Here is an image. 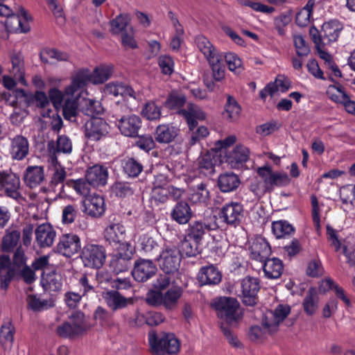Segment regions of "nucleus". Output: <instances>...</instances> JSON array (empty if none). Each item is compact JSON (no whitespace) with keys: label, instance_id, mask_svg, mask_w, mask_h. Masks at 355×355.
Wrapping results in <instances>:
<instances>
[{"label":"nucleus","instance_id":"20e7f679","mask_svg":"<svg viewBox=\"0 0 355 355\" xmlns=\"http://www.w3.org/2000/svg\"><path fill=\"white\" fill-rule=\"evenodd\" d=\"M196 43L198 49L204 55L211 67L213 79L215 81L221 82L225 76L223 54L205 36H198L196 38Z\"/></svg>","mask_w":355,"mask_h":355},{"label":"nucleus","instance_id":"473e14b6","mask_svg":"<svg viewBox=\"0 0 355 355\" xmlns=\"http://www.w3.org/2000/svg\"><path fill=\"white\" fill-rule=\"evenodd\" d=\"M210 306L215 311H237L240 303L235 297L221 296L212 299Z\"/></svg>","mask_w":355,"mask_h":355},{"label":"nucleus","instance_id":"ea45409f","mask_svg":"<svg viewBox=\"0 0 355 355\" xmlns=\"http://www.w3.org/2000/svg\"><path fill=\"white\" fill-rule=\"evenodd\" d=\"M125 230L120 223L110 224L105 230V237L110 243H119L123 241Z\"/></svg>","mask_w":355,"mask_h":355},{"label":"nucleus","instance_id":"8fccbe9b","mask_svg":"<svg viewBox=\"0 0 355 355\" xmlns=\"http://www.w3.org/2000/svg\"><path fill=\"white\" fill-rule=\"evenodd\" d=\"M270 335L264 327L259 324L252 325L248 331L249 339L254 343H263Z\"/></svg>","mask_w":355,"mask_h":355},{"label":"nucleus","instance_id":"72a5a7b5","mask_svg":"<svg viewBox=\"0 0 355 355\" xmlns=\"http://www.w3.org/2000/svg\"><path fill=\"white\" fill-rule=\"evenodd\" d=\"M241 107L232 96L228 95L223 112V118L230 122L236 121L241 115Z\"/></svg>","mask_w":355,"mask_h":355},{"label":"nucleus","instance_id":"6e6d98bb","mask_svg":"<svg viewBox=\"0 0 355 355\" xmlns=\"http://www.w3.org/2000/svg\"><path fill=\"white\" fill-rule=\"evenodd\" d=\"M200 244L192 241L191 239H188L184 234V238L180 241V248L187 257H191L198 254V248Z\"/></svg>","mask_w":355,"mask_h":355},{"label":"nucleus","instance_id":"de8ad7c7","mask_svg":"<svg viewBox=\"0 0 355 355\" xmlns=\"http://www.w3.org/2000/svg\"><path fill=\"white\" fill-rule=\"evenodd\" d=\"M182 295L180 287H173L163 295V304L166 309H173Z\"/></svg>","mask_w":355,"mask_h":355},{"label":"nucleus","instance_id":"680f3d73","mask_svg":"<svg viewBox=\"0 0 355 355\" xmlns=\"http://www.w3.org/2000/svg\"><path fill=\"white\" fill-rule=\"evenodd\" d=\"M191 130V136L189 139V144L194 145L201 139L206 138L209 132L207 127L201 125L196 128L189 129Z\"/></svg>","mask_w":355,"mask_h":355},{"label":"nucleus","instance_id":"0e129e2a","mask_svg":"<svg viewBox=\"0 0 355 355\" xmlns=\"http://www.w3.org/2000/svg\"><path fill=\"white\" fill-rule=\"evenodd\" d=\"M78 215V208L73 205H68L63 208L62 220L64 224H71L74 222Z\"/></svg>","mask_w":355,"mask_h":355},{"label":"nucleus","instance_id":"bb28decb","mask_svg":"<svg viewBox=\"0 0 355 355\" xmlns=\"http://www.w3.org/2000/svg\"><path fill=\"white\" fill-rule=\"evenodd\" d=\"M29 152V144L23 136H16L11 141L10 155L12 159L22 160Z\"/></svg>","mask_w":355,"mask_h":355},{"label":"nucleus","instance_id":"052dcab7","mask_svg":"<svg viewBox=\"0 0 355 355\" xmlns=\"http://www.w3.org/2000/svg\"><path fill=\"white\" fill-rule=\"evenodd\" d=\"M318 302V297L316 289L315 288H309L303 302L304 311L317 309Z\"/></svg>","mask_w":355,"mask_h":355},{"label":"nucleus","instance_id":"a18cd8bd","mask_svg":"<svg viewBox=\"0 0 355 355\" xmlns=\"http://www.w3.org/2000/svg\"><path fill=\"white\" fill-rule=\"evenodd\" d=\"M67 185L71 187L78 195L86 197L91 191L92 184L88 181L87 178H80L77 180H70L67 182Z\"/></svg>","mask_w":355,"mask_h":355},{"label":"nucleus","instance_id":"864d4df0","mask_svg":"<svg viewBox=\"0 0 355 355\" xmlns=\"http://www.w3.org/2000/svg\"><path fill=\"white\" fill-rule=\"evenodd\" d=\"M171 190L164 186H155L150 193V201L156 205L164 203L167 201Z\"/></svg>","mask_w":355,"mask_h":355},{"label":"nucleus","instance_id":"f704fd0d","mask_svg":"<svg viewBox=\"0 0 355 355\" xmlns=\"http://www.w3.org/2000/svg\"><path fill=\"white\" fill-rule=\"evenodd\" d=\"M181 112L187 119L189 129L197 126V120L202 121L206 118V114L202 109L193 104L188 105L187 109L182 110Z\"/></svg>","mask_w":355,"mask_h":355},{"label":"nucleus","instance_id":"4468645a","mask_svg":"<svg viewBox=\"0 0 355 355\" xmlns=\"http://www.w3.org/2000/svg\"><path fill=\"white\" fill-rule=\"evenodd\" d=\"M80 248V239L75 234L62 235L57 245L58 252L67 257H71L78 253Z\"/></svg>","mask_w":355,"mask_h":355},{"label":"nucleus","instance_id":"3c124183","mask_svg":"<svg viewBox=\"0 0 355 355\" xmlns=\"http://www.w3.org/2000/svg\"><path fill=\"white\" fill-rule=\"evenodd\" d=\"M129 17L126 14H120L110 21V31L114 35L124 33L129 24Z\"/></svg>","mask_w":355,"mask_h":355},{"label":"nucleus","instance_id":"7c9ffc66","mask_svg":"<svg viewBox=\"0 0 355 355\" xmlns=\"http://www.w3.org/2000/svg\"><path fill=\"white\" fill-rule=\"evenodd\" d=\"M343 29V25L338 20L333 19L325 22L322 26V42L329 44L336 42Z\"/></svg>","mask_w":355,"mask_h":355},{"label":"nucleus","instance_id":"c9c22d12","mask_svg":"<svg viewBox=\"0 0 355 355\" xmlns=\"http://www.w3.org/2000/svg\"><path fill=\"white\" fill-rule=\"evenodd\" d=\"M240 183L239 178L234 173H225L218 177V185L222 192L233 191Z\"/></svg>","mask_w":355,"mask_h":355},{"label":"nucleus","instance_id":"4be33fe9","mask_svg":"<svg viewBox=\"0 0 355 355\" xmlns=\"http://www.w3.org/2000/svg\"><path fill=\"white\" fill-rule=\"evenodd\" d=\"M35 240L41 248L50 247L53 243L56 232L49 223H42L38 225L35 230Z\"/></svg>","mask_w":355,"mask_h":355},{"label":"nucleus","instance_id":"f8f14e48","mask_svg":"<svg viewBox=\"0 0 355 355\" xmlns=\"http://www.w3.org/2000/svg\"><path fill=\"white\" fill-rule=\"evenodd\" d=\"M260 289L257 278L246 277L241 282L242 302L246 306H252L258 302L257 293Z\"/></svg>","mask_w":355,"mask_h":355},{"label":"nucleus","instance_id":"c85d7f7f","mask_svg":"<svg viewBox=\"0 0 355 355\" xmlns=\"http://www.w3.org/2000/svg\"><path fill=\"white\" fill-rule=\"evenodd\" d=\"M249 157V149L243 145H237L228 155L227 162L231 168H239L248 160Z\"/></svg>","mask_w":355,"mask_h":355},{"label":"nucleus","instance_id":"338daca9","mask_svg":"<svg viewBox=\"0 0 355 355\" xmlns=\"http://www.w3.org/2000/svg\"><path fill=\"white\" fill-rule=\"evenodd\" d=\"M13 267L15 270H20L26 266L25 252L21 246L18 247L13 255Z\"/></svg>","mask_w":355,"mask_h":355},{"label":"nucleus","instance_id":"6e6552de","mask_svg":"<svg viewBox=\"0 0 355 355\" xmlns=\"http://www.w3.org/2000/svg\"><path fill=\"white\" fill-rule=\"evenodd\" d=\"M80 258L85 266L98 268L104 263L105 250L101 245L87 243L81 250Z\"/></svg>","mask_w":355,"mask_h":355},{"label":"nucleus","instance_id":"5fc2aeb1","mask_svg":"<svg viewBox=\"0 0 355 355\" xmlns=\"http://www.w3.org/2000/svg\"><path fill=\"white\" fill-rule=\"evenodd\" d=\"M27 304L28 307L33 311L48 309L53 307L51 300H42L35 295H29L27 297Z\"/></svg>","mask_w":355,"mask_h":355},{"label":"nucleus","instance_id":"a19ab883","mask_svg":"<svg viewBox=\"0 0 355 355\" xmlns=\"http://www.w3.org/2000/svg\"><path fill=\"white\" fill-rule=\"evenodd\" d=\"M330 290H334L336 296L342 300L346 305L349 306L350 301L345 295L343 288L336 285L330 277H327L320 282L319 291L321 293H326Z\"/></svg>","mask_w":355,"mask_h":355},{"label":"nucleus","instance_id":"1a4fd4ad","mask_svg":"<svg viewBox=\"0 0 355 355\" xmlns=\"http://www.w3.org/2000/svg\"><path fill=\"white\" fill-rule=\"evenodd\" d=\"M110 131V125L102 118L93 117L85 124V137L92 141H98L104 139Z\"/></svg>","mask_w":355,"mask_h":355},{"label":"nucleus","instance_id":"58836bf2","mask_svg":"<svg viewBox=\"0 0 355 355\" xmlns=\"http://www.w3.org/2000/svg\"><path fill=\"white\" fill-rule=\"evenodd\" d=\"M178 129L168 124H162L157 127L155 131V139L161 144L171 142L178 135Z\"/></svg>","mask_w":355,"mask_h":355},{"label":"nucleus","instance_id":"13d9d810","mask_svg":"<svg viewBox=\"0 0 355 355\" xmlns=\"http://www.w3.org/2000/svg\"><path fill=\"white\" fill-rule=\"evenodd\" d=\"M327 94L331 100L340 104L348 96L340 85H330L327 89Z\"/></svg>","mask_w":355,"mask_h":355},{"label":"nucleus","instance_id":"9d476101","mask_svg":"<svg viewBox=\"0 0 355 355\" xmlns=\"http://www.w3.org/2000/svg\"><path fill=\"white\" fill-rule=\"evenodd\" d=\"M20 180L19 177L11 171H0V189L7 196L15 200L20 198Z\"/></svg>","mask_w":355,"mask_h":355},{"label":"nucleus","instance_id":"2eb2a0df","mask_svg":"<svg viewBox=\"0 0 355 355\" xmlns=\"http://www.w3.org/2000/svg\"><path fill=\"white\" fill-rule=\"evenodd\" d=\"M30 21L31 17L24 8L20 7L17 15L12 12V15L7 18L6 26L10 31L27 33L31 29Z\"/></svg>","mask_w":355,"mask_h":355},{"label":"nucleus","instance_id":"cd10ccee","mask_svg":"<svg viewBox=\"0 0 355 355\" xmlns=\"http://www.w3.org/2000/svg\"><path fill=\"white\" fill-rule=\"evenodd\" d=\"M171 217L173 220L180 225H185L193 217V211L190 205L185 201H180L175 204L171 212Z\"/></svg>","mask_w":355,"mask_h":355},{"label":"nucleus","instance_id":"dca6fc26","mask_svg":"<svg viewBox=\"0 0 355 355\" xmlns=\"http://www.w3.org/2000/svg\"><path fill=\"white\" fill-rule=\"evenodd\" d=\"M141 119L138 115L130 114L119 119L116 121V126L123 135L135 137L141 127Z\"/></svg>","mask_w":355,"mask_h":355},{"label":"nucleus","instance_id":"ddd939ff","mask_svg":"<svg viewBox=\"0 0 355 355\" xmlns=\"http://www.w3.org/2000/svg\"><path fill=\"white\" fill-rule=\"evenodd\" d=\"M220 218L229 225H239L243 217V205L237 202H230L224 205L220 211Z\"/></svg>","mask_w":355,"mask_h":355},{"label":"nucleus","instance_id":"c03bdc74","mask_svg":"<svg viewBox=\"0 0 355 355\" xmlns=\"http://www.w3.org/2000/svg\"><path fill=\"white\" fill-rule=\"evenodd\" d=\"M40 58L45 63H53V61L67 60L69 55L54 49H44L40 53Z\"/></svg>","mask_w":355,"mask_h":355},{"label":"nucleus","instance_id":"e433bc0d","mask_svg":"<svg viewBox=\"0 0 355 355\" xmlns=\"http://www.w3.org/2000/svg\"><path fill=\"white\" fill-rule=\"evenodd\" d=\"M132 253L126 252L124 254L119 252L113 256L110 262V266L113 269L114 272L119 274L126 271L130 267V259Z\"/></svg>","mask_w":355,"mask_h":355},{"label":"nucleus","instance_id":"9b49d317","mask_svg":"<svg viewBox=\"0 0 355 355\" xmlns=\"http://www.w3.org/2000/svg\"><path fill=\"white\" fill-rule=\"evenodd\" d=\"M217 228L216 223L207 224L201 220H195L189 224L184 231V235L188 239H191L196 243H202L204 236L209 232Z\"/></svg>","mask_w":355,"mask_h":355},{"label":"nucleus","instance_id":"79ce46f5","mask_svg":"<svg viewBox=\"0 0 355 355\" xmlns=\"http://www.w3.org/2000/svg\"><path fill=\"white\" fill-rule=\"evenodd\" d=\"M21 233L17 230H6V234L1 241V249L3 252H9L14 250L17 245Z\"/></svg>","mask_w":355,"mask_h":355},{"label":"nucleus","instance_id":"393cba45","mask_svg":"<svg viewBox=\"0 0 355 355\" xmlns=\"http://www.w3.org/2000/svg\"><path fill=\"white\" fill-rule=\"evenodd\" d=\"M222 275L214 265L203 266L198 273V280L201 285H216L220 282Z\"/></svg>","mask_w":355,"mask_h":355},{"label":"nucleus","instance_id":"4d7b16f0","mask_svg":"<svg viewBox=\"0 0 355 355\" xmlns=\"http://www.w3.org/2000/svg\"><path fill=\"white\" fill-rule=\"evenodd\" d=\"M228 69L236 74H239L243 69L241 60L237 55L228 53L225 56Z\"/></svg>","mask_w":355,"mask_h":355},{"label":"nucleus","instance_id":"09e8293b","mask_svg":"<svg viewBox=\"0 0 355 355\" xmlns=\"http://www.w3.org/2000/svg\"><path fill=\"white\" fill-rule=\"evenodd\" d=\"M15 328L10 320H7L1 325L0 329V343L3 346H11L14 341Z\"/></svg>","mask_w":355,"mask_h":355},{"label":"nucleus","instance_id":"423d86ee","mask_svg":"<svg viewBox=\"0 0 355 355\" xmlns=\"http://www.w3.org/2000/svg\"><path fill=\"white\" fill-rule=\"evenodd\" d=\"M257 174L264 182L268 193L272 192L275 187H282L288 185L291 179L284 172L274 171L268 165L257 168Z\"/></svg>","mask_w":355,"mask_h":355},{"label":"nucleus","instance_id":"f3484780","mask_svg":"<svg viewBox=\"0 0 355 355\" xmlns=\"http://www.w3.org/2000/svg\"><path fill=\"white\" fill-rule=\"evenodd\" d=\"M129 318L131 326L141 327L144 324L148 326H157L165 320V317L161 312H132Z\"/></svg>","mask_w":355,"mask_h":355},{"label":"nucleus","instance_id":"0eeeda50","mask_svg":"<svg viewBox=\"0 0 355 355\" xmlns=\"http://www.w3.org/2000/svg\"><path fill=\"white\" fill-rule=\"evenodd\" d=\"M181 259L182 254L175 245H166L157 258V261L165 273L171 274L178 270Z\"/></svg>","mask_w":355,"mask_h":355},{"label":"nucleus","instance_id":"39448f33","mask_svg":"<svg viewBox=\"0 0 355 355\" xmlns=\"http://www.w3.org/2000/svg\"><path fill=\"white\" fill-rule=\"evenodd\" d=\"M220 329L229 343L235 347L241 346L237 337L234 335L230 327H236L243 318V312H218Z\"/></svg>","mask_w":355,"mask_h":355},{"label":"nucleus","instance_id":"6ab92c4d","mask_svg":"<svg viewBox=\"0 0 355 355\" xmlns=\"http://www.w3.org/2000/svg\"><path fill=\"white\" fill-rule=\"evenodd\" d=\"M76 73H83L85 76L83 83V89L88 83L94 84L103 83L110 78L112 73V67L108 65H102L96 67L92 73L88 69H81Z\"/></svg>","mask_w":355,"mask_h":355},{"label":"nucleus","instance_id":"4c0bfd02","mask_svg":"<svg viewBox=\"0 0 355 355\" xmlns=\"http://www.w3.org/2000/svg\"><path fill=\"white\" fill-rule=\"evenodd\" d=\"M265 276L268 279H278L283 272L282 261L277 258L265 259L263 265Z\"/></svg>","mask_w":355,"mask_h":355},{"label":"nucleus","instance_id":"f257e3e1","mask_svg":"<svg viewBox=\"0 0 355 355\" xmlns=\"http://www.w3.org/2000/svg\"><path fill=\"white\" fill-rule=\"evenodd\" d=\"M86 76L83 73H76L71 77V83L64 92L56 88L49 91V101L56 108L62 107L64 117L73 121L78 112V101L83 92V83Z\"/></svg>","mask_w":355,"mask_h":355},{"label":"nucleus","instance_id":"c756f323","mask_svg":"<svg viewBox=\"0 0 355 355\" xmlns=\"http://www.w3.org/2000/svg\"><path fill=\"white\" fill-rule=\"evenodd\" d=\"M104 93L107 95L114 96H121L123 97L130 96L135 99H139V95L133 89L119 82H111L104 87Z\"/></svg>","mask_w":355,"mask_h":355},{"label":"nucleus","instance_id":"69168bd1","mask_svg":"<svg viewBox=\"0 0 355 355\" xmlns=\"http://www.w3.org/2000/svg\"><path fill=\"white\" fill-rule=\"evenodd\" d=\"M158 64L163 73L171 75L173 72L174 62L171 56L166 55L159 56Z\"/></svg>","mask_w":355,"mask_h":355},{"label":"nucleus","instance_id":"7ed1b4c3","mask_svg":"<svg viewBox=\"0 0 355 355\" xmlns=\"http://www.w3.org/2000/svg\"><path fill=\"white\" fill-rule=\"evenodd\" d=\"M148 341L153 355H175L180 351V341L173 333L151 330L148 334Z\"/></svg>","mask_w":355,"mask_h":355},{"label":"nucleus","instance_id":"603ef678","mask_svg":"<svg viewBox=\"0 0 355 355\" xmlns=\"http://www.w3.org/2000/svg\"><path fill=\"white\" fill-rule=\"evenodd\" d=\"M123 171L130 177L138 176L143 170V165L134 158H125L122 162Z\"/></svg>","mask_w":355,"mask_h":355},{"label":"nucleus","instance_id":"f03ea898","mask_svg":"<svg viewBox=\"0 0 355 355\" xmlns=\"http://www.w3.org/2000/svg\"><path fill=\"white\" fill-rule=\"evenodd\" d=\"M105 312H93L85 315L84 312H71L68 320L56 327L57 334L62 338H75L83 335L92 325L94 321L101 318Z\"/></svg>","mask_w":355,"mask_h":355},{"label":"nucleus","instance_id":"412c9836","mask_svg":"<svg viewBox=\"0 0 355 355\" xmlns=\"http://www.w3.org/2000/svg\"><path fill=\"white\" fill-rule=\"evenodd\" d=\"M250 257L252 259L263 262L270 254L271 250L268 243L261 236L255 237L250 247Z\"/></svg>","mask_w":355,"mask_h":355},{"label":"nucleus","instance_id":"a211bd4d","mask_svg":"<svg viewBox=\"0 0 355 355\" xmlns=\"http://www.w3.org/2000/svg\"><path fill=\"white\" fill-rule=\"evenodd\" d=\"M157 267L148 259H139L135 263L132 272L134 279L139 282H144L155 275Z\"/></svg>","mask_w":355,"mask_h":355},{"label":"nucleus","instance_id":"a878e982","mask_svg":"<svg viewBox=\"0 0 355 355\" xmlns=\"http://www.w3.org/2000/svg\"><path fill=\"white\" fill-rule=\"evenodd\" d=\"M102 297L107 306L112 309H124L128 304L134 303L133 298L124 297L119 292L115 291L103 292Z\"/></svg>","mask_w":355,"mask_h":355},{"label":"nucleus","instance_id":"e2e57ef3","mask_svg":"<svg viewBox=\"0 0 355 355\" xmlns=\"http://www.w3.org/2000/svg\"><path fill=\"white\" fill-rule=\"evenodd\" d=\"M293 43L296 53L299 56H306L309 53V47L306 44L304 37L301 35H293Z\"/></svg>","mask_w":355,"mask_h":355},{"label":"nucleus","instance_id":"bf43d9fd","mask_svg":"<svg viewBox=\"0 0 355 355\" xmlns=\"http://www.w3.org/2000/svg\"><path fill=\"white\" fill-rule=\"evenodd\" d=\"M141 114L148 120H157L160 118L161 110L154 102H148L142 109Z\"/></svg>","mask_w":355,"mask_h":355},{"label":"nucleus","instance_id":"37998d69","mask_svg":"<svg viewBox=\"0 0 355 355\" xmlns=\"http://www.w3.org/2000/svg\"><path fill=\"white\" fill-rule=\"evenodd\" d=\"M272 232L277 239H281L293 234L295 228L288 221L280 220L272 223Z\"/></svg>","mask_w":355,"mask_h":355},{"label":"nucleus","instance_id":"774afa93","mask_svg":"<svg viewBox=\"0 0 355 355\" xmlns=\"http://www.w3.org/2000/svg\"><path fill=\"white\" fill-rule=\"evenodd\" d=\"M142 250L146 253H151L154 250L158 249L157 241L149 234H144L140 239Z\"/></svg>","mask_w":355,"mask_h":355},{"label":"nucleus","instance_id":"b1692460","mask_svg":"<svg viewBox=\"0 0 355 355\" xmlns=\"http://www.w3.org/2000/svg\"><path fill=\"white\" fill-rule=\"evenodd\" d=\"M108 175L107 167L96 164L87 170L85 177L92 187H97L105 186L107 184Z\"/></svg>","mask_w":355,"mask_h":355},{"label":"nucleus","instance_id":"5701e85b","mask_svg":"<svg viewBox=\"0 0 355 355\" xmlns=\"http://www.w3.org/2000/svg\"><path fill=\"white\" fill-rule=\"evenodd\" d=\"M85 212L94 218L101 216L105 211L104 198L99 195L94 194L84 200Z\"/></svg>","mask_w":355,"mask_h":355},{"label":"nucleus","instance_id":"aec40b11","mask_svg":"<svg viewBox=\"0 0 355 355\" xmlns=\"http://www.w3.org/2000/svg\"><path fill=\"white\" fill-rule=\"evenodd\" d=\"M261 324L264 327L270 334L276 333L279 329V324L288 316L290 312H260Z\"/></svg>","mask_w":355,"mask_h":355},{"label":"nucleus","instance_id":"49530a36","mask_svg":"<svg viewBox=\"0 0 355 355\" xmlns=\"http://www.w3.org/2000/svg\"><path fill=\"white\" fill-rule=\"evenodd\" d=\"M41 284L44 289L48 291H58L62 286L60 276L55 273L43 275Z\"/></svg>","mask_w":355,"mask_h":355},{"label":"nucleus","instance_id":"2f4dec72","mask_svg":"<svg viewBox=\"0 0 355 355\" xmlns=\"http://www.w3.org/2000/svg\"><path fill=\"white\" fill-rule=\"evenodd\" d=\"M24 180L31 188L40 185L44 180V168L40 166H29L26 168Z\"/></svg>","mask_w":355,"mask_h":355}]
</instances>
